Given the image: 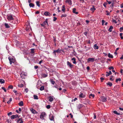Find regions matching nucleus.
Returning a JSON list of instances; mask_svg holds the SVG:
<instances>
[{"instance_id":"obj_46","label":"nucleus","mask_w":123,"mask_h":123,"mask_svg":"<svg viewBox=\"0 0 123 123\" xmlns=\"http://www.w3.org/2000/svg\"><path fill=\"white\" fill-rule=\"evenodd\" d=\"M53 21H56V20L57 19V18H56L55 17H53Z\"/></svg>"},{"instance_id":"obj_2","label":"nucleus","mask_w":123,"mask_h":123,"mask_svg":"<svg viewBox=\"0 0 123 123\" xmlns=\"http://www.w3.org/2000/svg\"><path fill=\"white\" fill-rule=\"evenodd\" d=\"M8 59L10 61V63L11 64L13 63H14L15 60L13 58L10 56L9 57Z\"/></svg>"},{"instance_id":"obj_39","label":"nucleus","mask_w":123,"mask_h":123,"mask_svg":"<svg viewBox=\"0 0 123 123\" xmlns=\"http://www.w3.org/2000/svg\"><path fill=\"white\" fill-rule=\"evenodd\" d=\"M123 33H121L120 34V38L121 39H123V36H122Z\"/></svg>"},{"instance_id":"obj_35","label":"nucleus","mask_w":123,"mask_h":123,"mask_svg":"<svg viewBox=\"0 0 123 123\" xmlns=\"http://www.w3.org/2000/svg\"><path fill=\"white\" fill-rule=\"evenodd\" d=\"M33 97L35 99H38V98L37 95H34Z\"/></svg>"},{"instance_id":"obj_21","label":"nucleus","mask_w":123,"mask_h":123,"mask_svg":"<svg viewBox=\"0 0 123 123\" xmlns=\"http://www.w3.org/2000/svg\"><path fill=\"white\" fill-rule=\"evenodd\" d=\"M76 9L74 8L73 9V12L74 13H75L76 14H78V12H76Z\"/></svg>"},{"instance_id":"obj_27","label":"nucleus","mask_w":123,"mask_h":123,"mask_svg":"<svg viewBox=\"0 0 123 123\" xmlns=\"http://www.w3.org/2000/svg\"><path fill=\"white\" fill-rule=\"evenodd\" d=\"M113 28V26H110L109 29L108 31L110 32H111L112 31V29Z\"/></svg>"},{"instance_id":"obj_5","label":"nucleus","mask_w":123,"mask_h":123,"mask_svg":"<svg viewBox=\"0 0 123 123\" xmlns=\"http://www.w3.org/2000/svg\"><path fill=\"white\" fill-rule=\"evenodd\" d=\"M49 118L51 121H55L54 117L53 115L51 114L49 115Z\"/></svg>"},{"instance_id":"obj_58","label":"nucleus","mask_w":123,"mask_h":123,"mask_svg":"<svg viewBox=\"0 0 123 123\" xmlns=\"http://www.w3.org/2000/svg\"><path fill=\"white\" fill-rule=\"evenodd\" d=\"M120 59L121 60L123 59V55H122L120 57Z\"/></svg>"},{"instance_id":"obj_18","label":"nucleus","mask_w":123,"mask_h":123,"mask_svg":"<svg viewBox=\"0 0 123 123\" xmlns=\"http://www.w3.org/2000/svg\"><path fill=\"white\" fill-rule=\"evenodd\" d=\"M72 60L73 61V63L74 64H76V59L75 58L73 57L72 59Z\"/></svg>"},{"instance_id":"obj_16","label":"nucleus","mask_w":123,"mask_h":123,"mask_svg":"<svg viewBox=\"0 0 123 123\" xmlns=\"http://www.w3.org/2000/svg\"><path fill=\"white\" fill-rule=\"evenodd\" d=\"M94 48L95 49H98L99 47L96 44H95L94 45Z\"/></svg>"},{"instance_id":"obj_3","label":"nucleus","mask_w":123,"mask_h":123,"mask_svg":"<svg viewBox=\"0 0 123 123\" xmlns=\"http://www.w3.org/2000/svg\"><path fill=\"white\" fill-rule=\"evenodd\" d=\"M46 114L45 112H42L40 116V117L42 120L44 119V117H45L46 115Z\"/></svg>"},{"instance_id":"obj_54","label":"nucleus","mask_w":123,"mask_h":123,"mask_svg":"<svg viewBox=\"0 0 123 123\" xmlns=\"http://www.w3.org/2000/svg\"><path fill=\"white\" fill-rule=\"evenodd\" d=\"M20 76H21V78L22 79L24 78V76L23 75V74H20Z\"/></svg>"},{"instance_id":"obj_43","label":"nucleus","mask_w":123,"mask_h":123,"mask_svg":"<svg viewBox=\"0 0 123 123\" xmlns=\"http://www.w3.org/2000/svg\"><path fill=\"white\" fill-rule=\"evenodd\" d=\"M121 80V79L120 78H119L117 79L116 80V82H117L118 81H120Z\"/></svg>"},{"instance_id":"obj_32","label":"nucleus","mask_w":123,"mask_h":123,"mask_svg":"<svg viewBox=\"0 0 123 123\" xmlns=\"http://www.w3.org/2000/svg\"><path fill=\"white\" fill-rule=\"evenodd\" d=\"M96 10V8L94 7V6H92V7L91 8V10L92 11H94Z\"/></svg>"},{"instance_id":"obj_30","label":"nucleus","mask_w":123,"mask_h":123,"mask_svg":"<svg viewBox=\"0 0 123 123\" xmlns=\"http://www.w3.org/2000/svg\"><path fill=\"white\" fill-rule=\"evenodd\" d=\"M113 113L117 115H120V113H118L116 111H113Z\"/></svg>"},{"instance_id":"obj_24","label":"nucleus","mask_w":123,"mask_h":123,"mask_svg":"<svg viewBox=\"0 0 123 123\" xmlns=\"http://www.w3.org/2000/svg\"><path fill=\"white\" fill-rule=\"evenodd\" d=\"M108 56L109 58H112L113 57V55H112L110 53H109L108 54Z\"/></svg>"},{"instance_id":"obj_34","label":"nucleus","mask_w":123,"mask_h":123,"mask_svg":"<svg viewBox=\"0 0 123 123\" xmlns=\"http://www.w3.org/2000/svg\"><path fill=\"white\" fill-rule=\"evenodd\" d=\"M44 86H42L40 87V89L41 91H42L44 90Z\"/></svg>"},{"instance_id":"obj_31","label":"nucleus","mask_w":123,"mask_h":123,"mask_svg":"<svg viewBox=\"0 0 123 123\" xmlns=\"http://www.w3.org/2000/svg\"><path fill=\"white\" fill-rule=\"evenodd\" d=\"M91 96H92V98H94V94H93L92 93H91L89 95V98H91Z\"/></svg>"},{"instance_id":"obj_13","label":"nucleus","mask_w":123,"mask_h":123,"mask_svg":"<svg viewBox=\"0 0 123 123\" xmlns=\"http://www.w3.org/2000/svg\"><path fill=\"white\" fill-rule=\"evenodd\" d=\"M106 77L109 76L110 75L112 74V73L111 71H109V72H106Z\"/></svg>"},{"instance_id":"obj_44","label":"nucleus","mask_w":123,"mask_h":123,"mask_svg":"<svg viewBox=\"0 0 123 123\" xmlns=\"http://www.w3.org/2000/svg\"><path fill=\"white\" fill-rule=\"evenodd\" d=\"M1 89H2L5 92H6V90L5 89L4 87H2Z\"/></svg>"},{"instance_id":"obj_57","label":"nucleus","mask_w":123,"mask_h":123,"mask_svg":"<svg viewBox=\"0 0 123 123\" xmlns=\"http://www.w3.org/2000/svg\"><path fill=\"white\" fill-rule=\"evenodd\" d=\"M87 32H85L84 33V34L86 35V36H87Z\"/></svg>"},{"instance_id":"obj_48","label":"nucleus","mask_w":123,"mask_h":123,"mask_svg":"<svg viewBox=\"0 0 123 123\" xmlns=\"http://www.w3.org/2000/svg\"><path fill=\"white\" fill-rule=\"evenodd\" d=\"M112 21L114 23L116 24L117 23V22L115 20L113 19H112Z\"/></svg>"},{"instance_id":"obj_6","label":"nucleus","mask_w":123,"mask_h":123,"mask_svg":"<svg viewBox=\"0 0 123 123\" xmlns=\"http://www.w3.org/2000/svg\"><path fill=\"white\" fill-rule=\"evenodd\" d=\"M101 100L103 102L107 101V98L105 97L102 96L101 97Z\"/></svg>"},{"instance_id":"obj_36","label":"nucleus","mask_w":123,"mask_h":123,"mask_svg":"<svg viewBox=\"0 0 123 123\" xmlns=\"http://www.w3.org/2000/svg\"><path fill=\"white\" fill-rule=\"evenodd\" d=\"M18 120L19 121H21L19 123H23V121H22V118H19Z\"/></svg>"},{"instance_id":"obj_52","label":"nucleus","mask_w":123,"mask_h":123,"mask_svg":"<svg viewBox=\"0 0 123 123\" xmlns=\"http://www.w3.org/2000/svg\"><path fill=\"white\" fill-rule=\"evenodd\" d=\"M31 111L32 112V113H35V112L36 111H35L33 109H32V110H31Z\"/></svg>"},{"instance_id":"obj_33","label":"nucleus","mask_w":123,"mask_h":123,"mask_svg":"<svg viewBox=\"0 0 123 123\" xmlns=\"http://www.w3.org/2000/svg\"><path fill=\"white\" fill-rule=\"evenodd\" d=\"M62 11L63 12H64L65 10V6L64 5H63L62 6Z\"/></svg>"},{"instance_id":"obj_29","label":"nucleus","mask_w":123,"mask_h":123,"mask_svg":"<svg viewBox=\"0 0 123 123\" xmlns=\"http://www.w3.org/2000/svg\"><path fill=\"white\" fill-rule=\"evenodd\" d=\"M50 81L52 84L53 85L55 83V82L53 80V79H50Z\"/></svg>"},{"instance_id":"obj_51","label":"nucleus","mask_w":123,"mask_h":123,"mask_svg":"<svg viewBox=\"0 0 123 123\" xmlns=\"http://www.w3.org/2000/svg\"><path fill=\"white\" fill-rule=\"evenodd\" d=\"M100 80L101 82H103V80H104V78L103 77H101L100 78Z\"/></svg>"},{"instance_id":"obj_12","label":"nucleus","mask_w":123,"mask_h":123,"mask_svg":"<svg viewBox=\"0 0 123 123\" xmlns=\"http://www.w3.org/2000/svg\"><path fill=\"white\" fill-rule=\"evenodd\" d=\"M79 97L80 98H83L85 97V96L83 94V93L80 92L79 95Z\"/></svg>"},{"instance_id":"obj_40","label":"nucleus","mask_w":123,"mask_h":123,"mask_svg":"<svg viewBox=\"0 0 123 123\" xmlns=\"http://www.w3.org/2000/svg\"><path fill=\"white\" fill-rule=\"evenodd\" d=\"M13 88V86L12 85H10L8 86V88L12 89Z\"/></svg>"},{"instance_id":"obj_59","label":"nucleus","mask_w":123,"mask_h":123,"mask_svg":"<svg viewBox=\"0 0 123 123\" xmlns=\"http://www.w3.org/2000/svg\"><path fill=\"white\" fill-rule=\"evenodd\" d=\"M69 115H70V116H71L70 117H71V118H72L73 117V115H72V114H71V113H70V114H69Z\"/></svg>"},{"instance_id":"obj_61","label":"nucleus","mask_w":123,"mask_h":123,"mask_svg":"<svg viewBox=\"0 0 123 123\" xmlns=\"http://www.w3.org/2000/svg\"><path fill=\"white\" fill-rule=\"evenodd\" d=\"M36 14H37L39 13V11H37L35 12Z\"/></svg>"},{"instance_id":"obj_22","label":"nucleus","mask_w":123,"mask_h":123,"mask_svg":"<svg viewBox=\"0 0 123 123\" xmlns=\"http://www.w3.org/2000/svg\"><path fill=\"white\" fill-rule=\"evenodd\" d=\"M18 105L20 106H22L23 105V101H21L18 103Z\"/></svg>"},{"instance_id":"obj_45","label":"nucleus","mask_w":123,"mask_h":123,"mask_svg":"<svg viewBox=\"0 0 123 123\" xmlns=\"http://www.w3.org/2000/svg\"><path fill=\"white\" fill-rule=\"evenodd\" d=\"M23 86H24V85L23 84H19L18 85V86L19 87H23Z\"/></svg>"},{"instance_id":"obj_56","label":"nucleus","mask_w":123,"mask_h":123,"mask_svg":"<svg viewBox=\"0 0 123 123\" xmlns=\"http://www.w3.org/2000/svg\"><path fill=\"white\" fill-rule=\"evenodd\" d=\"M66 91V90L65 89H64L62 91V92H65Z\"/></svg>"},{"instance_id":"obj_55","label":"nucleus","mask_w":123,"mask_h":123,"mask_svg":"<svg viewBox=\"0 0 123 123\" xmlns=\"http://www.w3.org/2000/svg\"><path fill=\"white\" fill-rule=\"evenodd\" d=\"M34 68L35 69H37L38 68V67L37 65L35 66L34 67Z\"/></svg>"},{"instance_id":"obj_7","label":"nucleus","mask_w":123,"mask_h":123,"mask_svg":"<svg viewBox=\"0 0 123 123\" xmlns=\"http://www.w3.org/2000/svg\"><path fill=\"white\" fill-rule=\"evenodd\" d=\"M47 19H46L45 21H44L43 23L41 24V25L42 26L44 27L46 24H48V23L47 21Z\"/></svg>"},{"instance_id":"obj_11","label":"nucleus","mask_w":123,"mask_h":123,"mask_svg":"<svg viewBox=\"0 0 123 123\" xmlns=\"http://www.w3.org/2000/svg\"><path fill=\"white\" fill-rule=\"evenodd\" d=\"M18 116V115H13L11 116V118L12 119H14L15 118L17 117Z\"/></svg>"},{"instance_id":"obj_25","label":"nucleus","mask_w":123,"mask_h":123,"mask_svg":"<svg viewBox=\"0 0 123 123\" xmlns=\"http://www.w3.org/2000/svg\"><path fill=\"white\" fill-rule=\"evenodd\" d=\"M29 6L30 7H33L34 6V5L33 4L31 3H29Z\"/></svg>"},{"instance_id":"obj_49","label":"nucleus","mask_w":123,"mask_h":123,"mask_svg":"<svg viewBox=\"0 0 123 123\" xmlns=\"http://www.w3.org/2000/svg\"><path fill=\"white\" fill-rule=\"evenodd\" d=\"M114 3L113 2L112 3V4L110 6V7L111 8L112 7L114 6Z\"/></svg>"},{"instance_id":"obj_50","label":"nucleus","mask_w":123,"mask_h":123,"mask_svg":"<svg viewBox=\"0 0 123 123\" xmlns=\"http://www.w3.org/2000/svg\"><path fill=\"white\" fill-rule=\"evenodd\" d=\"M105 22L104 20H102V25H104V24Z\"/></svg>"},{"instance_id":"obj_28","label":"nucleus","mask_w":123,"mask_h":123,"mask_svg":"<svg viewBox=\"0 0 123 123\" xmlns=\"http://www.w3.org/2000/svg\"><path fill=\"white\" fill-rule=\"evenodd\" d=\"M5 81L4 80L2 79H0V83L1 84L4 83H5Z\"/></svg>"},{"instance_id":"obj_10","label":"nucleus","mask_w":123,"mask_h":123,"mask_svg":"<svg viewBox=\"0 0 123 123\" xmlns=\"http://www.w3.org/2000/svg\"><path fill=\"white\" fill-rule=\"evenodd\" d=\"M67 65L69 67L71 68H72L73 67V65H72L69 62L67 61Z\"/></svg>"},{"instance_id":"obj_9","label":"nucleus","mask_w":123,"mask_h":123,"mask_svg":"<svg viewBox=\"0 0 123 123\" xmlns=\"http://www.w3.org/2000/svg\"><path fill=\"white\" fill-rule=\"evenodd\" d=\"M66 2L68 3L70 6L72 4V1L71 0H66Z\"/></svg>"},{"instance_id":"obj_15","label":"nucleus","mask_w":123,"mask_h":123,"mask_svg":"<svg viewBox=\"0 0 123 123\" xmlns=\"http://www.w3.org/2000/svg\"><path fill=\"white\" fill-rule=\"evenodd\" d=\"M44 14L45 15H49V12H44V13L43 12H42V15L43 14Z\"/></svg>"},{"instance_id":"obj_20","label":"nucleus","mask_w":123,"mask_h":123,"mask_svg":"<svg viewBox=\"0 0 123 123\" xmlns=\"http://www.w3.org/2000/svg\"><path fill=\"white\" fill-rule=\"evenodd\" d=\"M83 105L82 104H79L78 105L77 107L78 109H80L83 107Z\"/></svg>"},{"instance_id":"obj_4","label":"nucleus","mask_w":123,"mask_h":123,"mask_svg":"<svg viewBox=\"0 0 123 123\" xmlns=\"http://www.w3.org/2000/svg\"><path fill=\"white\" fill-rule=\"evenodd\" d=\"M95 58H89L87 59V62H93L94 61Z\"/></svg>"},{"instance_id":"obj_53","label":"nucleus","mask_w":123,"mask_h":123,"mask_svg":"<svg viewBox=\"0 0 123 123\" xmlns=\"http://www.w3.org/2000/svg\"><path fill=\"white\" fill-rule=\"evenodd\" d=\"M12 114V113L11 112H10L8 113V115L9 116L10 115H11Z\"/></svg>"},{"instance_id":"obj_8","label":"nucleus","mask_w":123,"mask_h":123,"mask_svg":"<svg viewBox=\"0 0 123 123\" xmlns=\"http://www.w3.org/2000/svg\"><path fill=\"white\" fill-rule=\"evenodd\" d=\"M7 18L9 21L13 20V19L12 16H7Z\"/></svg>"},{"instance_id":"obj_26","label":"nucleus","mask_w":123,"mask_h":123,"mask_svg":"<svg viewBox=\"0 0 123 123\" xmlns=\"http://www.w3.org/2000/svg\"><path fill=\"white\" fill-rule=\"evenodd\" d=\"M5 26V27L6 28H9L10 27V26L8 24L6 23H5L4 24Z\"/></svg>"},{"instance_id":"obj_47","label":"nucleus","mask_w":123,"mask_h":123,"mask_svg":"<svg viewBox=\"0 0 123 123\" xmlns=\"http://www.w3.org/2000/svg\"><path fill=\"white\" fill-rule=\"evenodd\" d=\"M46 108L48 109H49L50 108V105H48L46 106Z\"/></svg>"},{"instance_id":"obj_1","label":"nucleus","mask_w":123,"mask_h":123,"mask_svg":"<svg viewBox=\"0 0 123 123\" xmlns=\"http://www.w3.org/2000/svg\"><path fill=\"white\" fill-rule=\"evenodd\" d=\"M61 49L59 48L56 50H54L53 52V54L55 56H56V53H61Z\"/></svg>"},{"instance_id":"obj_14","label":"nucleus","mask_w":123,"mask_h":123,"mask_svg":"<svg viewBox=\"0 0 123 123\" xmlns=\"http://www.w3.org/2000/svg\"><path fill=\"white\" fill-rule=\"evenodd\" d=\"M42 76L43 78H45L48 76V74L46 73V74H42Z\"/></svg>"},{"instance_id":"obj_41","label":"nucleus","mask_w":123,"mask_h":123,"mask_svg":"<svg viewBox=\"0 0 123 123\" xmlns=\"http://www.w3.org/2000/svg\"><path fill=\"white\" fill-rule=\"evenodd\" d=\"M108 69L109 70H111V69L113 70L114 69V68L113 67L111 66Z\"/></svg>"},{"instance_id":"obj_60","label":"nucleus","mask_w":123,"mask_h":123,"mask_svg":"<svg viewBox=\"0 0 123 123\" xmlns=\"http://www.w3.org/2000/svg\"><path fill=\"white\" fill-rule=\"evenodd\" d=\"M107 1L108 2V3L109 4H110L111 3V2L110 1H109L108 0H107Z\"/></svg>"},{"instance_id":"obj_23","label":"nucleus","mask_w":123,"mask_h":123,"mask_svg":"<svg viewBox=\"0 0 123 123\" xmlns=\"http://www.w3.org/2000/svg\"><path fill=\"white\" fill-rule=\"evenodd\" d=\"M49 101L50 102H51L53 101V98L51 96H50L49 97Z\"/></svg>"},{"instance_id":"obj_63","label":"nucleus","mask_w":123,"mask_h":123,"mask_svg":"<svg viewBox=\"0 0 123 123\" xmlns=\"http://www.w3.org/2000/svg\"><path fill=\"white\" fill-rule=\"evenodd\" d=\"M42 61H43V60H40V62H39V63L40 64H41V63L42 62Z\"/></svg>"},{"instance_id":"obj_17","label":"nucleus","mask_w":123,"mask_h":123,"mask_svg":"<svg viewBox=\"0 0 123 123\" xmlns=\"http://www.w3.org/2000/svg\"><path fill=\"white\" fill-rule=\"evenodd\" d=\"M106 85L109 86H111L112 85V83L110 82H108L106 84Z\"/></svg>"},{"instance_id":"obj_37","label":"nucleus","mask_w":123,"mask_h":123,"mask_svg":"<svg viewBox=\"0 0 123 123\" xmlns=\"http://www.w3.org/2000/svg\"><path fill=\"white\" fill-rule=\"evenodd\" d=\"M34 49H31V53H34Z\"/></svg>"},{"instance_id":"obj_64","label":"nucleus","mask_w":123,"mask_h":123,"mask_svg":"<svg viewBox=\"0 0 123 123\" xmlns=\"http://www.w3.org/2000/svg\"><path fill=\"white\" fill-rule=\"evenodd\" d=\"M86 23L87 24L89 22V21L88 20H86Z\"/></svg>"},{"instance_id":"obj_19","label":"nucleus","mask_w":123,"mask_h":123,"mask_svg":"<svg viewBox=\"0 0 123 123\" xmlns=\"http://www.w3.org/2000/svg\"><path fill=\"white\" fill-rule=\"evenodd\" d=\"M72 84L73 85H76L77 84V82L75 81H72Z\"/></svg>"},{"instance_id":"obj_38","label":"nucleus","mask_w":123,"mask_h":123,"mask_svg":"<svg viewBox=\"0 0 123 123\" xmlns=\"http://www.w3.org/2000/svg\"><path fill=\"white\" fill-rule=\"evenodd\" d=\"M36 5L38 7L40 6V5L39 4V2L38 1H37L36 2Z\"/></svg>"},{"instance_id":"obj_62","label":"nucleus","mask_w":123,"mask_h":123,"mask_svg":"<svg viewBox=\"0 0 123 123\" xmlns=\"http://www.w3.org/2000/svg\"><path fill=\"white\" fill-rule=\"evenodd\" d=\"M120 7L122 8H123V3L121 5Z\"/></svg>"},{"instance_id":"obj_42","label":"nucleus","mask_w":123,"mask_h":123,"mask_svg":"<svg viewBox=\"0 0 123 123\" xmlns=\"http://www.w3.org/2000/svg\"><path fill=\"white\" fill-rule=\"evenodd\" d=\"M120 31L121 32H122L123 31V26L122 27H121L119 29Z\"/></svg>"}]
</instances>
